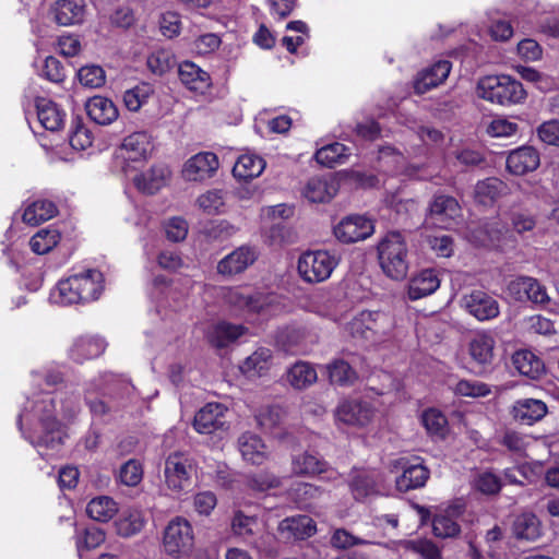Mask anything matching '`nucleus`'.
<instances>
[{"label":"nucleus","instance_id":"nucleus-1","mask_svg":"<svg viewBox=\"0 0 559 559\" xmlns=\"http://www.w3.org/2000/svg\"><path fill=\"white\" fill-rule=\"evenodd\" d=\"M81 409L80 395L72 386L52 391H34L26 397L17 417V426L40 456L56 452L64 432L59 416L73 418Z\"/></svg>","mask_w":559,"mask_h":559},{"label":"nucleus","instance_id":"nucleus-2","mask_svg":"<svg viewBox=\"0 0 559 559\" xmlns=\"http://www.w3.org/2000/svg\"><path fill=\"white\" fill-rule=\"evenodd\" d=\"M382 272L391 280L401 281L408 272V246L405 236L396 230L382 236L377 245Z\"/></svg>","mask_w":559,"mask_h":559},{"label":"nucleus","instance_id":"nucleus-3","mask_svg":"<svg viewBox=\"0 0 559 559\" xmlns=\"http://www.w3.org/2000/svg\"><path fill=\"white\" fill-rule=\"evenodd\" d=\"M122 390L127 395L131 393L133 386L126 380L111 372L100 373L85 386V401L94 421L107 423L114 418L115 408L108 405L103 399L91 397V392H114Z\"/></svg>","mask_w":559,"mask_h":559},{"label":"nucleus","instance_id":"nucleus-4","mask_svg":"<svg viewBox=\"0 0 559 559\" xmlns=\"http://www.w3.org/2000/svg\"><path fill=\"white\" fill-rule=\"evenodd\" d=\"M478 97L492 104L510 106L522 104L527 93L523 85L510 75H487L476 86Z\"/></svg>","mask_w":559,"mask_h":559},{"label":"nucleus","instance_id":"nucleus-5","mask_svg":"<svg viewBox=\"0 0 559 559\" xmlns=\"http://www.w3.org/2000/svg\"><path fill=\"white\" fill-rule=\"evenodd\" d=\"M221 297L228 307L237 311L257 313L264 318L274 314L277 299L273 294L251 293L241 286L222 288Z\"/></svg>","mask_w":559,"mask_h":559},{"label":"nucleus","instance_id":"nucleus-6","mask_svg":"<svg viewBox=\"0 0 559 559\" xmlns=\"http://www.w3.org/2000/svg\"><path fill=\"white\" fill-rule=\"evenodd\" d=\"M163 551L173 559H188L195 546V534L191 523L176 516L168 522L163 532Z\"/></svg>","mask_w":559,"mask_h":559},{"label":"nucleus","instance_id":"nucleus-7","mask_svg":"<svg viewBox=\"0 0 559 559\" xmlns=\"http://www.w3.org/2000/svg\"><path fill=\"white\" fill-rule=\"evenodd\" d=\"M195 466L190 456L183 452H174L165 460L164 485L173 497H180L192 487Z\"/></svg>","mask_w":559,"mask_h":559},{"label":"nucleus","instance_id":"nucleus-8","mask_svg":"<svg viewBox=\"0 0 559 559\" xmlns=\"http://www.w3.org/2000/svg\"><path fill=\"white\" fill-rule=\"evenodd\" d=\"M340 258L329 250H312L302 253L298 259V273L310 284L322 283L330 278L337 266Z\"/></svg>","mask_w":559,"mask_h":559},{"label":"nucleus","instance_id":"nucleus-9","mask_svg":"<svg viewBox=\"0 0 559 559\" xmlns=\"http://www.w3.org/2000/svg\"><path fill=\"white\" fill-rule=\"evenodd\" d=\"M376 408L366 400L347 397L340 401L334 409V419L337 426L365 428L376 417Z\"/></svg>","mask_w":559,"mask_h":559},{"label":"nucleus","instance_id":"nucleus-10","mask_svg":"<svg viewBox=\"0 0 559 559\" xmlns=\"http://www.w3.org/2000/svg\"><path fill=\"white\" fill-rule=\"evenodd\" d=\"M152 152L151 138L145 132H135L128 135L120 148L119 156L123 159L122 170L126 176L132 173L145 162Z\"/></svg>","mask_w":559,"mask_h":559},{"label":"nucleus","instance_id":"nucleus-11","mask_svg":"<svg viewBox=\"0 0 559 559\" xmlns=\"http://www.w3.org/2000/svg\"><path fill=\"white\" fill-rule=\"evenodd\" d=\"M462 216L457 201L449 195H437L429 206L425 224L430 227L451 228Z\"/></svg>","mask_w":559,"mask_h":559},{"label":"nucleus","instance_id":"nucleus-12","mask_svg":"<svg viewBox=\"0 0 559 559\" xmlns=\"http://www.w3.org/2000/svg\"><path fill=\"white\" fill-rule=\"evenodd\" d=\"M391 328L390 317L379 311H361L349 323L353 336L372 340L385 334Z\"/></svg>","mask_w":559,"mask_h":559},{"label":"nucleus","instance_id":"nucleus-13","mask_svg":"<svg viewBox=\"0 0 559 559\" xmlns=\"http://www.w3.org/2000/svg\"><path fill=\"white\" fill-rule=\"evenodd\" d=\"M508 295L515 301L546 304L549 301L546 287L531 276H518L507 285Z\"/></svg>","mask_w":559,"mask_h":559},{"label":"nucleus","instance_id":"nucleus-14","mask_svg":"<svg viewBox=\"0 0 559 559\" xmlns=\"http://www.w3.org/2000/svg\"><path fill=\"white\" fill-rule=\"evenodd\" d=\"M373 233V222L362 215H349L334 226L335 237L346 243L365 240Z\"/></svg>","mask_w":559,"mask_h":559},{"label":"nucleus","instance_id":"nucleus-15","mask_svg":"<svg viewBox=\"0 0 559 559\" xmlns=\"http://www.w3.org/2000/svg\"><path fill=\"white\" fill-rule=\"evenodd\" d=\"M228 408L222 403H207L194 416L193 427L199 433H213L227 430Z\"/></svg>","mask_w":559,"mask_h":559},{"label":"nucleus","instance_id":"nucleus-16","mask_svg":"<svg viewBox=\"0 0 559 559\" xmlns=\"http://www.w3.org/2000/svg\"><path fill=\"white\" fill-rule=\"evenodd\" d=\"M219 162L212 152H201L191 156L182 167V177L188 181H203L218 169Z\"/></svg>","mask_w":559,"mask_h":559},{"label":"nucleus","instance_id":"nucleus-17","mask_svg":"<svg viewBox=\"0 0 559 559\" xmlns=\"http://www.w3.org/2000/svg\"><path fill=\"white\" fill-rule=\"evenodd\" d=\"M379 163L383 171L392 175H405L408 178H426L421 168L407 164L405 157L392 146H383L379 151Z\"/></svg>","mask_w":559,"mask_h":559},{"label":"nucleus","instance_id":"nucleus-18","mask_svg":"<svg viewBox=\"0 0 559 559\" xmlns=\"http://www.w3.org/2000/svg\"><path fill=\"white\" fill-rule=\"evenodd\" d=\"M258 258V252L249 246H241L225 255L217 263V273L230 277L245 272Z\"/></svg>","mask_w":559,"mask_h":559},{"label":"nucleus","instance_id":"nucleus-19","mask_svg":"<svg viewBox=\"0 0 559 559\" xmlns=\"http://www.w3.org/2000/svg\"><path fill=\"white\" fill-rule=\"evenodd\" d=\"M349 488L356 500L382 493L383 478L374 469H355L349 483Z\"/></svg>","mask_w":559,"mask_h":559},{"label":"nucleus","instance_id":"nucleus-20","mask_svg":"<svg viewBox=\"0 0 559 559\" xmlns=\"http://www.w3.org/2000/svg\"><path fill=\"white\" fill-rule=\"evenodd\" d=\"M463 306L469 314L479 321L491 320L499 316L498 301L483 290H473L463 297Z\"/></svg>","mask_w":559,"mask_h":559},{"label":"nucleus","instance_id":"nucleus-21","mask_svg":"<svg viewBox=\"0 0 559 559\" xmlns=\"http://www.w3.org/2000/svg\"><path fill=\"white\" fill-rule=\"evenodd\" d=\"M495 345V338L486 333L477 334L471 340L468 354L476 373H480L491 366Z\"/></svg>","mask_w":559,"mask_h":559},{"label":"nucleus","instance_id":"nucleus-22","mask_svg":"<svg viewBox=\"0 0 559 559\" xmlns=\"http://www.w3.org/2000/svg\"><path fill=\"white\" fill-rule=\"evenodd\" d=\"M539 164V152L531 145H523L512 150L507 157V169L516 176L536 170Z\"/></svg>","mask_w":559,"mask_h":559},{"label":"nucleus","instance_id":"nucleus-23","mask_svg":"<svg viewBox=\"0 0 559 559\" xmlns=\"http://www.w3.org/2000/svg\"><path fill=\"white\" fill-rule=\"evenodd\" d=\"M52 19L62 26L76 25L85 16L84 0H57L50 9Z\"/></svg>","mask_w":559,"mask_h":559},{"label":"nucleus","instance_id":"nucleus-24","mask_svg":"<svg viewBox=\"0 0 559 559\" xmlns=\"http://www.w3.org/2000/svg\"><path fill=\"white\" fill-rule=\"evenodd\" d=\"M178 74L180 82L197 94H204L212 85L210 74L191 61L180 63Z\"/></svg>","mask_w":559,"mask_h":559},{"label":"nucleus","instance_id":"nucleus-25","mask_svg":"<svg viewBox=\"0 0 559 559\" xmlns=\"http://www.w3.org/2000/svg\"><path fill=\"white\" fill-rule=\"evenodd\" d=\"M170 169L165 165H155L145 173L134 175V186L143 193L154 194L164 188L170 179Z\"/></svg>","mask_w":559,"mask_h":559},{"label":"nucleus","instance_id":"nucleus-26","mask_svg":"<svg viewBox=\"0 0 559 559\" xmlns=\"http://www.w3.org/2000/svg\"><path fill=\"white\" fill-rule=\"evenodd\" d=\"M106 346V341L100 336H80L70 346L69 356L76 362H83L100 356L105 352Z\"/></svg>","mask_w":559,"mask_h":559},{"label":"nucleus","instance_id":"nucleus-27","mask_svg":"<svg viewBox=\"0 0 559 559\" xmlns=\"http://www.w3.org/2000/svg\"><path fill=\"white\" fill-rule=\"evenodd\" d=\"M451 71V63L448 60H439L429 68L420 71L414 82L416 93L424 94L430 88L443 83Z\"/></svg>","mask_w":559,"mask_h":559},{"label":"nucleus","instance_id":"nucleus-28","mask_svg":"<svg viewBox=\"0 0 559 559\" xmlns=\"http://www.w3.org/2000/svg\"><path fill=\"white\" fill-rule=\"evenodd\" d=\"M242 459L252 465H261L269 460L270 452L263 440L251 432L242 433L238 439Z\"/></svg>","mask_w":559,"mask_h":559},{"label":"nucleus","instance_id":"nucleus-29","mask_svg":"<svg viewBox=\"0 0 559 559\" xmlns=\"http://www.w3.org/2000/svg\"><path fill=\"white\" fill-rule=\"evenodd\" d=\"M83 302L87 304L99 298L104 290L103 273L96 269H87L73 274Z\"/></svg>","mask_w":559,"mask_h":559},{"label":"nucleus","instance_id":"nucleus-30","mask_svg":"<svg viewBox=\"0 0 559 559\" xmlns=\"http://www.w3.org/2000/svg\"><path fill=\"white\" fill-rule=\"evenodd\" d=\"M403 473L396 478L397 490L405 492L412 489H417L425 486L429 478V471L421 463L416 462L414 464H406L404 459L397 462Z\"/></svg>","mask_w":559,"mask_h":559},{"label":"nucleus","instance_id":"nucleus-31","mask_svg":"<svg viewBox=\"0 0 559 559\" xmlns=\"http://www.w3.org/2000/svg\"><path fill=\"white\" fill-rule=\"evenodd\" d=\"M49 301L58 306L84 305L73 274L56 284L50 290Z\"/></svg>","mask_w":559,"mask_h":559},{"label":"nucleus","instance_id":"nucleus-32","mask_svg":"<svg viewBox=\"0 0 559 559\" xmlns=\"http://www.w3.org/2000/svg\"><path fill=\"white\" fill-rule=\"evenodd\" d=\"M440 286V278L433 269H425L415 274L408 284V297L412 300L424 298L435 293Z\"/></svg>","mask_w":559,"mask_h":559},{"label":"nucleus","instance_id":"nucleus-33","mask_svg":"<svg viewBox=\"0 0 559 559\" xmlns=\"http://www.w3.org/2000/svg\"><path fill=\"white\" fill-rule=\"evenodd\" d=\"M35 105L38 120L45 129L58 131L64 126L66 112L55 102L37 97Z\"/></svg>","mask_w":559,"mask_h":559},{"label":"nucleus","instance_id":"nucleus-34","mask_svg":"<svg viewBox=\"0 0 559 559\" xmlns=\"http://www.w3.org/2000/svg\"><path fill=\"white\" fill-rule=\"evenodd\" d=\"M546 404L536 399H522L514 403L512 414L515 420L524 425H533L547 414Z\"/></svg>","mask_w":559,"mask_h":559},{"label":"nucleus","instance_id":"nucleus-35","mask_svg":"<svg viewBox=\"0 0 559 559\" xmlns=\"http://www.w3.org/2000/svg\"><path fill=\"white\" fill-rule=\"evenodd\" d=\"M88 117L98 124L107 126L117 120L119 112L115 103L104 96H94L85 105Z\"/></svg>","mask_w":559,"mask_h":559},{"label":"nucleus","instance_id":"nucleus-36","mask_svg":"<svg viewBox=\"0 0 559 559\" xmlns=\"http://www.w3.org/2000/svg\"><path fill=\"white\" fill-rule=\"evenodd\" d=\"M509 193V186L498 178H487L475 186V200L485 206L492 205L498 199Z\"/></svg>","mask_w":559,"mask_h":559},{"label":"nucleus","instance_id":"nucleus-37","mask_svg":"<svg viewBox=\"0 0 559 559\" xmlns=\"http://www.w3.org/2000/svg\"><path fill=\"white\" fill-rule=\"evenodd\" d=\"M278 531L286 538L305 539L317 532V526L310 516L296 515L283 520L278 525Z\"/></svg>","mask_w":559,"mask_h":559},{"label":"nucleus","instance_id":"nucleus-38","mask_svg":"<svg viewBox=\"0 0 559 559\" xmlns=\"http://www.w3.org/2000/svg\"><path fill=\"white\" fill-rule=\"evenodd\" d=\"M338 190L334 179L314 177L304 188V197L313 203H323L332 200Z\"/></svg>","mask_w":559,"mask_h":559},{"label":"nucleus","instance_id":"nucleus-39","mask_svg":"<svg viewBox=\"0 0 559 559\" xmlns=\"http://www.w3.org/2000/svg\"><path fill=\"white\" fill-rule=\"evenodd\" d=\"M57 212V206L52 201L37 199L25 205L22 219L24 223L35 226L51 219Z\"/></svg>","mask_w":559,"mask_h":559},{"label":"nucleus","instance_id":"nucleus-40","mask_svg":"<svg viewBox=\"0 0 559 559\" xmlns=\"http://www.w3.org/2000/svg\"><path fill=\"white\" fill-rule=\"evenodd\" d=\"M461 513V506H453L447 509L443 513L437 514L432 521V532L435 536L439 538L456 537L460 534L461 528L454 520V516H459Z\"/></svg>","mask_w":559,"mask_h":559},{"label":"nucleus","instance_id":"nucleus-41","mask_svg":"<svg viewBox=\"0 0 559 559\" xmlns=\"http://www.w3.org/2000/svg\"><path fill=\"white\" fill-rule=\"evenodd\" d=\"M146 521L144 513L139 508L124 509L115 522L116 532L121 537H131L139 534Z\"/></svg>","mask_w":559,"mask_h":559},{"label":"nucleus","instance_id":"nucleus-42","mask_svg":"<svg viewBox=\"0 0 559 559\" xmlns=\"http://www.w3.org/2000/svg\"><path fill=\"white\" fill-rule=\"evenodd\" d=\"M265 160L253 153H246L238 157L233 168V174L236 178L242 180H250L259 177L264 168Z\"/></svg>","mask_w":559,"mask_h":559},{"label":"nucleus","instance_id":"nucleus-43","mask_svg":"<svg viewBox=\"0 0 559 559\" xmlns=\"http://www.w3.org/2000/svg\"><path fill=\"white\" fill-rule=\"evenodd\" d=\"M247 332V329L240 324L221 322L215 324L209 332L210 342L216 347H225L235 342Z\"/></svg>","mask_w":559,"mask_h":559},{"label":"nucleus","instance_id":"nucleus-44","mask_svg":"<svg viewBox=\"0 0 559 559\" xmlns=\"http://www.w3.org/2000/svg\"><path fill=\"white\" fill-rule=\"evenodd\" d=\"M515 369L532 379L538 378L545 370L544 362L531 350H518L512 357Z\"/></svg>","mask_w":559,"mask_h":559},{"label":"nucleus","instance_id":"nucleus-45","mask_svg":"<svg viewBox=\"0 0 559 559\" xmlns=\"http://www.w3.org/2000/svg\"><path fill=\"white\" fill-rule=\"evenodd\" d=\"M272 352L261 347L248 356L240 365V371L248 378L262 376L270 367Z\"/></svg>","mask_w":559,"mask_h":559},{"label":"nucleus","instance_id":"nucleus-46","mask_svg":"<svg viewBox=\"0 0 559 559\" xmlns=\"http://www.w3.org/2000/svg\"><path fill=\"white\" fill-rule=\"evenodd\" d=\"M292 471L296 475L312 476L328 471L326 463L309 452L294 455Z\"/></svg>","mask_w":559,"mask_h":559},{"label":"nucleus","instance_id":"nucleus-47","mask_svg":"<svg viewBox=\"0 0 559 559\" xmlns=\"http://www.w3.org/2000/svg\"><path fill=\"white\" fill-rule=\"evenodd\" d=\"M318 379L314 367L307 361H298L287 371V381L295 389L301 390L313 384Z\"/></svg>","mask_w":559,"mask_h":559},{"label":"nucleus","instance_id":"nucleus-48","mask_svg":"<svg viewBox=\"0 0 559 559\" xmlns=\"http://www.w3.org/2000/svg\"><path fill=\"white\" fill-rule=\"evenodd\" d=\"M118 512L116 501L107 496L93 498L86 506L88 516L98 522H108Z\"/></svg>","mask_w":559,"mask_h":559},{"label":"nucleus","instance_id":"nucleus-49","mask_svg":"<svg viewBox=\"0 0 559 559\" xmlns=\"http://www.w3.org/2000/svg\"><path fill=\"white\" fill-rule=\"evenodd\" d=\"M105 542V532L96 526L76 532L75 545L80 559H85V552L97 548Z\"/></svg>","mask_w":559,"mask_h":559},{"label":"nucleus","instance_id":"nucleus-50","mask_svg":"<svg viewBox=\"0 0 559 559\" xmlns=\"http://www.w3.org/2000/svg\"><path fill=\"white\" fill-rule=\"evenodd\" d=\"M513 533L518 538L536 540L542 535L540 523L533 513L519 515L513 523Z\"/></svg>","mask_w":559,"mask_h":559},{"label":"nucleus","instance_id":"nucleus-51","mask_svg":"<svg viewBox=\"0 0 559 559\" xmlns=\"http://www.w3.org/2000/svg\"><path fill=\"white\" fill-rule=\"evenodd\" d=\"M284 411L280 406H262L260 407L254 417L257 424L264 429L265 431L274 435L275 437H280V433L276 432L277 427L284 419Z\"/></svg>","mask_w":559,"mask_h":559},{"label":"nucleus","instance_id":"nucleus-52","mask_svg":"<svg viewBox=\"0 0 559 559\" xmlns=\"http://www.w3.org/2000/svg\"><path fill=\"white\" fill-rule=\"evenodd\" d=\"M503 234V228H497L492 225L486 224L478 228L472 229L467 236L468 240L477 246L484 247H500V240Z\"/></svg>","mask_w":559,"mask_h":559},{"label":"nucleus","instance_id":"nucleus-53","mask_svg":"<svg viewBox=\"0 0 559 559\" xmlns=\"http://www.w3.org/2000/svg\"><path fill=\"white\" fill-rule=\"evenodd\" d=\"M348 152L349 150L344 144L335 142L319 148L316 152V159L323 166L334 167L346 159Z\"/></svg>","mask_w":559,"mask_h":559},{"label":"nucleus","instance_id":"nucleus-54","mask_svg":"<svg viewBox=\"0 0 559 559\" xmlns=\"http://www.w3.org/2000/svg\"><path fill=\"white\" fill-rule=\"evenodd\" d=\"M330 382L338 385H350L357 379L354 369L344 360L336 359L325 366Z\"/></svg>","mask_w":559,"mask_h":559},{"label":"nucleus","instance_id":"nucleus-55","mask_svg":"<svg viewBox=\"0 0 559 559\" xmlns=\"http://www.w3.org/2000/svg\"><path fill=\"white\" fill-rule=\"evenodd\" d=\"M60 233L55 228H44L38 230L29 240L33 252L45 254L53 249L60 241Z\"/></svg>","mask_w":559,"mask_h":559},{"label":"nucleus","instance_id":"nucleus-56","mask_svg":"<svg viewBox=\"0 0 559 559\" xmlns=\"http://www.w3.org/2000/svg\"><path fill=\"white\" fill-rule=\"evenodd\" d=\"M421 424L430 436L444 437L448 428L447 417L437 408L423 412Z\"/></svg>","mask_w":559,"mask_h":559},{"label":"nucleus","instance_id":"nucleus-57","mask_svg":"<svg viewBox=\"0 0 559 559\" xmlns=\"http://www.w3.org/2000/svg\"><path fill=\"white\" fill-rule=\"evenodd\" d=\"M153 92L154 90L152 85L147 83H141L124 92L123 103L130 111H138L144 104L147 103Z\"/></svg>","mask_w":559,"mask_h":559},{"label":"nucleus","instance_id":"nucleus-58","mask_svg":"<svg viewBox=\"0 0 559 559\" xmlns=\"http://www.w3.org/2000/svg\"><path fill=\"white\" fill-rule=\"evenodd\" d=\"M259 526L257 516L248 515L243 511H236L231 520V531L234 535L248 539L254 535Z\"/></svg>","mask_w":559,"mask_h":559},{"label":"nucleus","instance_id":"nucleus-59","mask_svg":"<svg viewBox=\"0 0 559 559\" xmlns=\"http://www.w3.org/2000/svg\"><path fill=\"white\" fill-rule=\"evenodd\" d=\"M69 142L72 148L76 151H84L93 143V135L91 131L79 118L72 120Z\"/></svg>","mask_w":559,"mask_h":559},{"label":"nucleus","instance_id":"nucleus-60","mask_svg":"<svg viewBox=\"0 0 559 559\" xmlns=\"http://www.w3.org/2000/svg\"><path fill=\"white\" fill-rule=\"evenodd\" d=\"M400 546L419 555L423 559H441L440 549L428 539L403 540Z\"/></svg>","mask_w":559,"mask_h":559},{"label":"nucleus","instance_id":"nucleus-61","mask_svg":"<svg viewBox=\"0 0 559 559\" xmlns=\"http://www.w3.org/2000/svg\"><path fill=\"white\" fill-rule=\"evenodd\" d=\"M78 79L87 88H99L106 82V74L100 66L88 64L78 71Z\"/></svg>","mask_w":559,"mask_h":559},{"label":"nucleus","instance_id":"nucleus-62","mask_svg":"<svg viewBox=\"0 0 559 559\" xmlns=\"http://www.w3.org/2000/svg\"><path fill=\"white\" fill-rule=\"evenodd\" d=\"M174 56L169 50L158 49L153 51L147 57V68L151 72L157 75H163L168 72L174 66Z\"/></svg>","mask_w":559,"mask_h":559},{"label":"nucleus","instance_id":"nucleus-63","mask_svg":"<svg viewBox=\"0 0 559 559\" xmlns=\"http://www.w3.org/2000/svg\"><path fill=\"white\" fill-rule=\"evenodd\" d=\"M454 393L464 397H485L491 393L488 384L476 380H460L454 389Z\"/></svg>","mask_w":559,"mask_h":559},{"label":"nucleus","instance_id":"nucleus-64","mask_svg":"<svg viewBox=\"0 0 559 559\" xmlns=\"http://www.w3.org/2000/svg\"><path fill=\"white\" fill-rule=\"evenodd\" d=\"M224 204V197L219 190L206 191L197 199L199 209L209 215L219 214Z\"/></svg>","mask_w":559,"mask_h":559}]
</instances>
